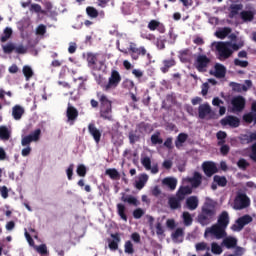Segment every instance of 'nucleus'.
<instances>
[{
	"instance_id": "f257e3e1",
	"label": "nucleus",
	"mask_w": 256,
	"mask_h": 256,
	"mask_svg": "<svg viewBox=\"0 0 256 256\" xmlns=\"http://www.w3.org/2000/svg\"><path fill=\"white\" fill-rule=\"evenodd\" d=\"M96 97L100 103V119L113 121V102L102 92H97Z\"/></svg>"
},
{
	"instance_id": "dca6fc26",
	"label": "nucleus",
	"mask_w": 256,
	"mask_h": 256,
	"mask_svg": "<svg viewBox=\"0 0 256 256\" xmlns=\"http://www.w3.org/2000/svg\"><path fill=\"white\" fill-rule=\"evenodd\" d=\"M183 200L179 198V196L176 194L175 196H169L168 197V207L171 211H177L178 209H181V202Z\"/></svg>"
},
{
	"instance_id": "bf43d9fd",
	"label": "nucleus",
	"mask_w": 256,
	"mask_h": 256,
	"mask_svg": "<svg viewBox=\"0 0 256 256\" xmlns=\"http://www.w3.org/2000/svg\"><path fill=\"white\" fill-rule=\"evenodd\" d=\"M196 251H209L210 248L206 242H200L195 245Z\"/></svg>"
},
{
	"instance_id": "37998d69",
	"label": "nucleus",
	"mask_w": 256,
	"mask_h": 256,
	"mask_svg": "<svg viewBox=\"0 0 256 256\" xmlns=\"http://www.w3.org/2000/svg\"><path fill=\"white\" fill-rule=\"evenodd\" d=\"M231 33L230 27H224L215 32V35L218 39H225Z\"/></svg>"
},
{
	"instance_id": "774afa93",
	"label": "nucleus",
	"mask_w": 256,
	"mask_h": 256,
	"mask_svg": "<svg viewBox=\"0 0 256 256\" xmlns=\"http://www.w3.org/2000/svg\"><path fill=\"white\" fill-rule=\"evenodd\" d=\"M250 159L256 163V142L252 145Z\"/></svg>"
},
{
	"instance_id": "39448f33",
	"label": "nucleus",
	"mask_w": 256,
	"mask_h": 256,
	"mask_svg": "<svg viewBox=\"0 0 256 256\" xmlns=\"http://www.w3.org/2000/svg\"><path fill=\"white\" fill-rule=\"evenodd\" d=\"M119 83H121V74L117 70H112L108 78V83L101 84V87L103 91H111V89H117Z\"/></svg>"
},
{
	"instance_id": "ddd939ff",
	"label": "nucleus",
	"mask_w": 256,
	"mask_h": 256,
	"mask_svg": "<svg viewBox=\"0 0 256 256\" xmlns=\"http://www.w3.org/2000/svg\"><path fill=\"white\" fill-rule=\"evenodd\" d=\"M202 169L207 177H213V175L219 171L217 164L214 162H204L202 164Z\"/></svg>"
},
{
	"instance_id": "c9c22d12",
	"label": "nucleus",
	"mask_w": 256,
	"mask_h": 256,
	"mask_svg": "<svg viewBox=\"0 0 256 256\" xmlns=\"http://www.w3.org/2000/svg\"><path fill=\"white\" fill-rule=\"evenodd\" d=\"M173 241H183V237H185V229L177 228L171 235Z\"/></svg>"
},
{
	"instance_id": "69168bd1",
	"label": "nucleus",
	"mask_w": 256,
	"mask_h": 256,
	"mask_svg": "<svg viewBox=\"0 0 256 256\" xmlns=\"http://www.w3.org/2000/svg\"><path fill=\"white\" fill-rule=\"evenodd\" d=\"M166 227L170 229V231H173V229L177 227V223L175 222V219H168L166 221Z\"/></svg>"
},
{
	"instance_id": "9b49d317",
	"label": "nucleus",
	"mask_w": 256,
	"mask_h": 256,
	"mask_svg": "<svg viewBox=\"0 0 256 256\" xmlns=\"http://www.w3.org/2000/svg\"><path fill=\"white\" fill-rule=\"evenodd\" d=\"M13 51H15V53H17L18 55H25V53H27V48H25V46L23 45H19L18 47L15 46V44L13 43H7L6 45L3 46V52L6 55H11V53H13Z\"/></svg>"
},
{
	"instance_id": "0e129e2a",
	"label": "nucleus",
	"mask_w": 256,
	"mask_h": 256,
	"mask_svg": "<svg viewBox=\"0 0 256 256\" xmlns=\"http://www.w3.org/2000/svg\"><path fill=\"white\" fill-rule=\"evenodd\" d=\"M234 65H236V67H249V62L245 61V60H240V59H235L234 60Z\"/></svg>"
},
{
	"instance_id": "e2e57ef3",
	"label": "nucleus",
	"mask_w": 256,
	"mask_h": 256,
	"mask_svg": "<svg viewBox=\"0 0 256 256\" xmlns=\"http://www.w3.org/2000/svg\"><path fill=\"white\" fill-rule=\"evenodd\" d=\"M45 33H47V26H45L44 24H40L36 28V35H45Z\"/></svg>"
},
{
	"instance_id": "680f3d73",
	"label": "nucleus",
	"mask_w": 256,
	"mask_h": 256,
	"mask_svg": "<svg viewBox=\"0 0 256 256\" xmlns=\"http://www.w3.org/2000/svg\"><path fill=\"white\" fill-rule=\"evenodd\" d=\"M143 215H145V211H143V209H141V208H137L133 211L134 219H141V217H143Z\"/></svg>"
},
{
	"instance_id": "20e7f679",
	"label": "nucleus",
	"mask_w": 256,
	"mask_h": 256,
	"mask_svg": "<svg viewBox=\"0 0 256 256\" xmlns=\"http://www.w3.org/2000/svg\"><path fill=\"white\" fill-rule=\"evenodd\" d=\"M86 61L88 63V67L94 71H101V69H103V65H105V55L101 53L88 52L86 55Z\"/></svg>"
},
{
	"instance_id": "a18cd8bd",
	"label": "nucleus",
	"mask_w": 256,
	"mask_h": 256,
	"mask_svg": "<svg viewBox=\"0 0 256 256\" xmlns=\"http://www.w3.org/2000/svg\"><path fill=\"white\" fill-rule=\"evenodd\" d=\"M213 181L217 183L218 187H227V178L225 176L215 175Z\"/></svg>"
},
{
	"instance_id": "423d86ee",
	"label": "nucleus",
	"mask_w": 256,
	"mask_h": 256,
	"mask_svg": "<svg viewBox=\"0 0 256 256\" xmlns=\"http://www.w3.org/2000/svg\"><path fill=\"white\" fill-rule=\"evenodd\" d=\"M210 63L211 58L207 57L205 54H199L195 59L194 67L199 73H206Z\"/></svg>"
},
{
	"instance_id": "a19ab883",
	"label": "nucleus",
	"mask_w": 256,
	"mask_h": 256,
	"mask_svg": "<svg viewBox=\"0 0 256 256\" xmlns=\"http://www.w3.org/2000/svg\"><path fill=\"white\" fill-rule=\"evenodd\" d=\"M116 209L122 221H127V214H125V212L127 211V208L125 207V205L122 203H118L116 206Z\"/></svg>"
},
{
	"instance_id": "603ef678",
	"label": "nucleus",
	"mask_w": 256,
	"mask_h": 256,
	"mask_svg": "<svg viewBox=\"0 0 256 256\" xmlns=\"http://www.w3.org/2000/svg\"><path fill=\"white\" fill-rule=\"evenodd\" d=\"M141 163L147 171H151V158H149V156L142 157Z\"/></svg>"
},
{
	"instance_id": "6ab92c4d",
	"label": "nucleus",
	"mask_w": 256,
	"mask_h": 256,
	"mask_svg": "<svg viewBox=\"0 0 256 256\" xmlns=\"http://www.w3.org/2000/svg\"><path fill=\"white\" fill-rule=\"evenodd\" d=\"M66 117L68 119V123H70V125H73V123H75V121H77V118L79 117V111L77 110V108L69 105L66 111Z\"/></svg>"
},
{
	"instance_id": "aec40b11",
	"label": "nucleus",
	"mask_w": 256,
	"mask_h": 256,
	"mask_svg": "<svg viewBox=\"0 0 256 256\" xmlns=\"http://www.w3.org/2000/svg\"><path fill=\"white\" fill-rule=\"evenodd\" d=\"M231 219L229 218V212L222 211L219 216L216 225H219L220 227H224V229H227L229 227Z\"/></svg>"
},
{
	"instance_id": "7c9ffc66",
	"label": "nucleus",
	"mask_w": 256,
	"mask_h": 256,
	"mask_svg": "<svg viewBox=\"0 0 256 256\" xmlns=\"http://www.w3.org/2000/svg\"><path fill=\"white\" fill-rule=\"evenodd\" d=\"M186 206L189 211H195L199 207V199L197 196H190L186 199Z\"/></svg>"
},
{
	"instance_id": "79ce46f5",
	"label": "nucleus",
	"mask_w": 256,
	"mask_h": 256,
	"mask_svg": "<svg viewBox=\"0 0 256 256\" xmlns=\"http://www.w3.org/2000/svg\"><path fill=\"white\" fill-rule=\"evenodd\" d=\"M106 175L110 177L113 181H118V179H121V174H119V171L115 168H109L105 171Z\"/></svg>"
},
{
	"instance_id": "4c0bfd02",
	"label": "nucleus",
	"mask_w": 256,
	"mask_h": 256,
	"mask_svg": "<svg viewBox=\"0 0 256 256\" xmlns=\"http://www.w3.org/2000/svg\"><path fill=\"white\" fill-rule=\"evenodd\" d=\"M162 183L163 185H166V187H169L171 191L177 189V179L175 178H164Z\"/></svg>"
},
{
	"instance_id": "5701e85b",
	"label": "nucleus",
	"mask_w": 256,
	"mask_h": 256,
	"mask_svg": "<svg viewBox=\"0 0 256 256\" xmlns=\"http://www.w3.org/2000/svg\"><path fill=\"white\" fill-rule=\"evenodd\" d=\"M162 65L163 66L160 68V71L162 73H169L171 67H175V65H177V61L175 60V58L171 57L168 59H164L162 61Z\"/></svg>"
},
{
	"instance_id": "72a5a7b5",
	"label": "nucleus",
	"mask_w": 256,
	"mask_h": 256,
	"mask_svg": "<svg viewBox=\"0 0 256 256\" xmlns=\"http://www.w3.org/2000/svg\"><path fill=\"white\" fill-rule=\"evenodd\" d=\"M189 139V135L187 133H180L178 134L176 140H175V147L177 149H181L183 147V143H185Z\"/></svg>"
},
{
	"instance_id": "e433bc0d",
	"label": "nucleus",
	"mask_w": 256,
	"mask_h": 256,
	"mask_svg": "<svg viewBox=\"0 0 256 256\" xmlns=\"http://www.w3.org/2000/svg\"><path fill=\"white\" fill-rule=\"evenodd\" d=\"M223 245L226 246V249H235L237 247V238L226 237L223 240Z\"/></svg>"
},
{
	"instance_id": "4be33fe9",
	"label": "nucleus",
	"mask_w": 256,
	"mask_h": 256,
	"mask_svg": "<svg viewBox=\"0 0 256 256\" xmlns=\"http://www.w3.org/2000/svg\"><path fill=\"white\" fill-rule=\"evenodd\" d=\"M239 141L242 145H249V143H253V141H256V131L249 132L248 134H241Z\"/></svg>"
},
{
	"instance_id": "49530a36",
	"label": "nucleus",
	"mask_w": 256,
	"mask_h": 256,
	"mask_svg": "<svg viewBox=\"0 0 256 256\" xmlns=\"http://www.w3.org/2000/svg\"><path fill=\"white\" fill-rule=\"evenodd\" d=\"M182 219L185 227H191V225H193V217L191 216V213L183 212Z\"/></svg>"
},
{
	"instance_id": "a878e982",
	"label": "nucleus",
	"mask_w": 256,
	"mask_h": 256,
	"mask_svg": "<svg viewBox=\"0 0 256 256\" xmlns=\"http://www.w3.org/2000/svg\"><path fill=\"white\" fill-rule=\"evenodd\" d=\"M148 29L150 31H158L159 33H165V25L157 20H151L148 23Z\"/></svg>"
},
{
	"instance_id": "3c124183",
	"label": "nucleus",
	"mask_w": 256,
	"mask_h": 256,
	"mask_svg": "<svg viewBox=\"0 0 256 256\" xmlns=\"http://www.w3.org/2000/svg\"><path fill=\"white\" fill-rule=\"evenodd\" d=\"M124 251L128 255H133V253H135V249L133 248V243L130 240L125 242Z\"/></svg>"
},
{
	"instance_id": "bb28decb",
	"label": "nucleus",
	"mask_w": 256,
	"mask_h": 256,
	"mask_svg": "<svg viewBox=\"0 0 256 256\" xmlns=\"http://www.w3.org/2000/svg\"><path fill=\"white\" fill-rule=\"evenodd\" d=\"M191 193H193V188H191V186H181L176 192V195L179 199L185 201V197H187V195H191Z\"/></svg>"
},
{
	"instance_id": "09e8293b",
	"label": "nucleus",
	"mask_w": 256,
	"mask_h": 256,
	"mask_svg": "<svg viewBox=\"0 0 256 256\" xmlns=\"http://www.w3.org/2000/svg\"><path fill=\"white\" fill-rule=\"evenodd\" d=\"M22 73L26 79V81H29V79H31V77H33L34 73H33V69L30 66H23L22 68Z\"/></svg>"
},
{
	"instance_id": "9d476101",
	"label": "nucleus",
	"mask_w": 256,
	"mask_h": 256,
	"mask_svg": "<svg viewBox=\"0 0 256 256\" xmlns=\"http://www.w3.org/2000/svg\"><path fill=\"white\" fill-rule=\"evenodd\" d=\"M128 51L134 61H137V59H139V55H141L142 57H145V55H147V49H145L144 46L138 48L137 44L133 42L130 43Z\"/></svg>"
},
{
	"instance_id": "cd10ccee",
	"label": "nucleus",
	"mask_w": 256,
	"mask_h": 256,
	"mask_svg": "<svg viewBox=\"0 0 256 256\" xmlns=\"http://www.w3.org/2000/svg\"><path fill=\"white\" fill-rule=\"evenodd\" d=\"M207 115H211V106L206 103V104H201L198 107V117L199 119H205Z\"/></svg>"
},
{
	"instance_id": "c03bdc74",
	"label": "nucleus",
	"mask_w": 256,
	"mask_h": 256,
	"mask_svg": "<svg viewBox=\"0 0 256 256\" xmlns=\"http://www.w3.org/2000/svg\"><path fill=\"white\" fill-rule=\"evenodd\" d=\"M86 14L90 19H97V17H99V10L93 6H88L86 7Z\"/></svg>"
},
{
	"instance_id": "8fccbe9b",
	"label": "nucleus",
	"mask_w": 256,
	"mask_h": 256,
	"mask_svg": "<svg viewBox=\"0 0 256 256\" xmlns=\"http://www.w3.org/2000/svg\"><path fill=\"white\" fill-rule=\"evenodd\" d=\"M12 35H13V29H11L10 27H6L4 29V34L1 37L2 43H5V41L10 39Z\"/></svg>"
},
{
	"instance_id": "f8f14e48",
	"label": "nucleus",
	"mask_w": 256,
	"mask_h": 256,
	"mask_svg": "<svg viewBox=\"0 0 256 256\" xmlns=\"http://www.w3.org/2000/svg\"><path fill=\"white\" fill-rule=\"evenodd\" d=\"M216 50L218 51L219 57L222 59H229V56L233 55V50H231L229 45L225 42H219L216 45Z\"/></svg>"
},
{
	"instance_id": "f3484780",
	"label": "nucleus",
	"mask_w": 256,
	"mask_h": 256,
	"mask_svg": "<svg viewBox=\"0 0 256 256\" xmlns=\"http://www.w3.org/2000/svg\"><path fill=\"white\" fill-rule=\"evenodd\" d=\"M211 75H214L216 79H223L227 75V68L223 64L216 63L214 65V72H210Z\"/></svg>"
},
{
	"instance_id": "b1692460",
	"label": "nucleus",
	"mask_w": 256,
	"mask_h": 256,
	"mask_svg": "<svg viewBox=\"0 0 256 256\" xmlns=\"http://www.w3.org/2000/svg\"><path fill=\"white\" fill-rule=\"evenodd\" d=\"M113 240H108V247L111 251H117L119 249V243H121V237L119 233L111 234Z\"/></svg>"
},
{
	"instance_id": "338daca9",
	"label": "nucleus",
	"mask_w": 256,
	"mask_h": 256,
	"mask_svg": "<svg viewBox=\"0 0 256 256\" xmlns=\"http://www.w3.org/2000/svg\"><path fill=\"white\" fill-rule=\"evenodd\" d=\"M128 137L131 145H134L136 141H139V136H137V134H134L133 132H129Z\"/></svg>"
},
{
	"instance_id": "ea45409f",
	"label": "nucleus",
	"mask_w": 256,
	"mask_h": 256,
	"mask_svg": "<svg viewBox=\"0 0 256 256\" xmlns=\"http://www.w3.org/2000/svg\"><path fill=\"white\" fill-rule=\"evenodd\" d=\"M147 181H149V176L147 174H142L139 177V180L136 181V184H135L136 189L141 191V189H143V187H145V184L147 183Z\"/></svg>"
},
{
	"instance_id": "c756f323",
	"label": "nucleus",
	"mask_w": 256,
	"mask_h": 256,
	"mask_svg": "<svg viewBox=\"0 0 256 256\" xmlns=\"http://www.w3.org/2000/svg\"><path fill=\"white\" fill-rule=\"evenodd\" d=\"M203 181V176H201V173L199 172H194V175L192 178H188V182L191 183V186L194 189H197L201 185Z\"/></svg>"
},
{
	"instance_id": "58836bf2",
	"label": "nucleus",
	"mask_w": 256,
	"mask_h": 256,
	"mask_svg": "<svg viewBox=\"0 0 256 256\" xmlns=\"http://www.w3.org/2000/svg\"><path fill=\"white\" fill-rule=\"evenodd\" d=\"M0 139L1 141H9L11 139V132L7 126H0Z\"/></svg>"
},
{
	"instance_id": "473e14b6",
	"label": "nucleus",
	"mask_w": 256,
	"mask_h": 256,
	"mask_svg": "<svg viewBox=\"0 0 256 256\" xmlns=\"http://www.w3.org/2000/svg\"><path fill=\"white\" fill-rule=\"evenodd\" d=\"M240 19L244 21V23H251L255 19V12L251 10H243L240 12Z\"/></svg>"
},
{
	"instance_id": "0eeeda50",
	"label": "nucleus",
	"mask_w": 256,
	"mask_h": 256,
	"mask_svg": "<svg viewBox=\"0 0 256 256\" xmlns=\"http://www.w3.org/2000/svg\"><path fill=\"white\" fill-rule=\"evenodd\" d=\"M249 223H253V217L249 214H245L236 220L235 224L231 226V229L235 232L243 231L245 225H249Z\"/></svg>"
},
{
	"instance_id": "4d7b16f0",
	"label": "nucleus",
	"mask_w": 256,
	"mask_h": 256,
	"mask_svg": "<svg viewBox=\"0 0 256 256\" xmlns=\"http://www.w3.org/2000/svg\"><path fill=\"white\" fill-rule=\"evenodd\" d=\"M249 162H247V160H245V158H241L238 160L237 162V166L239 167V169H242V171H246L247 167H249Z\"/></svg>"
},
{
	"instance_id": "052dcab7",
	"label": "nucleus",
	"mask_w": 256,
	"mask_h": 256,
	"mask_svg": "<svg viewBox=\"0 0 256 256\" xmlns=\"http://www.w3.org/2000/svg\"><path fill=\"white\" fill-rule=\"evenodd\" d=\"M34 249H36L37 253H39L40 255H47V245L45 244L34 246Z\"/></svg>"
},
{
	"instance_id": "2eb2a0df",
	"label": "nucleus",
	"mask_w": 256,
	"mask_h": 256,
	"mask_svg": "<svg viewBox=\"0 0 256 256\" xmlns=\"http://www.w3.org/2000/svg\"><path fill=\"white\" fill-rule=\"evenodd\" d=\"M233 111L241 112L245 109V98L243 96H236L231 101Z\"/></svg>"
},
{
	"instance_id": "a211bd4d",
	"label": "nucleus",
	"mask_w": 256,
	"mask_h": 256,
	"mask_svg": "<svg viewBox=\"0 0 256 256\" xmlns=\"http://www.w3.org/2000/svg\"><path fill=\"white\" fill-rule=\"evenodd\" d=\"M220 123L223 125V127L229 125V127L237 128L239 127L241 121L235 116H226L220 121Z\"/></svg>"
},
{
	"instance_id": "2f4dec72",
	"label": "nucleus",
	"mask_w": 256,
	"mask_h": 256,
	"mask_svg": "<svg viewBox=\"0 0 256 256\" xmlns=\"http://www.w3.org/2000/svg\"><path fill=\"white\" fill-rule=\"evenodd\" d=\"M25 113V109L21 105H15L12 108V117L15 121H20L21 117H23Z\"/></svg>"
},
{
	"instance_id": "5fc2aeb1",
	"label": "nucleus",
	"mask_w": 256,
	"mask_h": 256,
	"mask_svg": "<svg viewBox=\"0 0 256 256\" xmlns=\"http://www.w3.org/2000/svg\"><path fill=\"white\" fill-rule=\"evenodd\" d=\"M211 251L214 255H221V253H223V248H221L219 244L214 242L211 244Z\"/></svg>"
},
{
	"instance_id": "412c9836",
	"label": "nucleus",
	"mask_w": 256,
	"mask_h": 256,
	"mask_svg": "<svg viewBox=\"0 0 256 256\" xmlns=\"http://www.w3.org/2000/svg\"><path fill=\"white\" fill-rule=\"evenodd\" d=\"M120 201H122V203H128V205H133L134 207L141 205V202H139L135 196L127 195L125 192L121 193Z\"/></svg>"
},
{
	"instance_id": "6e6d98bb",
	"label": "nucleus",
	"mask_w": 256,
	"mask_h": 256,
	"mask_svg": "<svg viewBox=\"0 0 256 256\" xmlns=\"http://www.w3.org/2000/svg\"><path fill=\"white\" fill-rule=\"evenodd\" d=\"M124 89H128V91H131L135 89V82L133 80L126 79L122 83Z\"/></svg>"
},
{
	"instance_id": "7ed1b4c3",
	"label": "nucleus",
	"mask_w": 256,
	"mask_h": 256,
	"mask_svg": "<svg viewBox=\"0 0 256 256\" xmlns=\"http://www.w3.org/2000/svg\"><path fill=\"white\" fill-rule=\"evenodd\" d=\"M41 139V130L40 128L36 129L35 131H33L32 133H30L29 135H26L24 137H22L21 139V145L22 147H25L24 149H22L21 151V155L22 157H29V155H31V143H37V141H39Z\"/></svg>"
},
{
	"instance_id": "4468645a",
	"label": "nucleus",
	"mask_w": 256,
	"mask_h": 256,
	"mask_svg": "<svg viewBox=\"0 0 256 256\" xmlns=\"http://www.w3.org/2000/svg\"><path fill=\"white\" fill-rule=\"evenodd\" d=\"M88 133L93 137L95 143H101V130L97 128L95 123L91 122L88 124Z\"/></svg>"
},
{
	"instance_id": "13d9d810",
	"label": "nucleus",
	"mask_w": 256,
	"mask_h": 256,
	"mask_svg": "<svg viewBox=\"0 0 256 256\" xmlns=\"http://www.w3.org/2000/svg\"><path fill=\"white\" fill-rule=\"evenodd\" d=\"M76 172L79 177H85V175H87V167H85L83 164H80L77 166Z\"/></svg>"
},
{
	"instance_id": "f03ea898",
	"label": "nucleus",
	"mask_w": 256,
	"mask_h": 256,
	"mask_svg": "<svg viewBox=\"0 0 256 256\" xmlns=\"http://www.w3.org/2000/svg\"><path fill=\"white\" fill-rule=\"evenodd\" d=\"M217 215V209L215 206L206 203L202 206L201 212L198 214L197 221L203 227L209 225L215 216Z\"/></svg>"
},
{
	"instance_id": "1a4fd4ad",
	"label": "nucleus",
	"mask_w": 256,
	"mask_h": 256,
	"mask_svg": "<svg viewBox=\"0 0 256 256\" xmlns=\"http://www.w3.org/2000/svg\"><path fill=\"white\" fill-rule=\"evenodd\" d=\"M251 205V200L247 196V194L239 193L234 200L235 209H247Z\"/></svg>"
},
{
	"instance_id": "393cba45",
	"label": "nucleus",
	"mask_w": 256,
	"mask_h": 256,
	"mask_svg": "<svg viewBox=\"0 0 256 256\" xmlns=\"http://www.w3.org/2000/svg\"><path fill=\"white\" fill-rule=\"evenodd\" d=\"M243 119L245 123H254L256 125V102L252 103V111L244 114Z\"/></svg>"
},
{
	"instance_id": "864d4df0",
	"label": "nucleus",
	"mask_w": 256,
	"mask_h": 256,
	"mask_svg": "<svg viewBox=\"0 0 256 256\" xmlns=\"http://www.w3.org/2000/svg\"><path fill=\"white\" fill-rule=\"evenodd\" d=\"M216 137L219 141L218 145H223V143H225V139H227V133L224 131H218Z\"/></svg>"
},
{
	"instance_id": "6e6552de",
	"label": "nucleus",
	"mask_w": 256,
	"mask_h": 256,
	"mask_svg": "<svg viewBox=\"0 0 256 256\" xmlns=\"http://www.w3.org/2000/svg\"><path fill=\"white\" fill-rule=\"evenodd\" d=\"M226 229L227 228L223 226H219V224H214L212 227L206 229L205 235L210 233V235H214L216 239H225V237H227Z\"/></svg>"
},
{
	"instance_id": "f704fd0d",
	"label": "nucleus",
	"mask_w": 256,
	"mask_h": 256,
	"mask_svg": "<svg viewBox=\"0 0 256 256\" xmlns=\"http://www.w3.org/2000/svg\"><path fill=\"white\" fill-rule=\"evenodd\" d=\"M243 10V4H232L230 5L229 18L233 19L235 16L239 15V11Z\"/></svg>"
},
{
	"instance_id": "c85d7f7f",
	"label": "nucleus",
	"mask_w": 256,
	"mask_h": 256,
	"mask_svg": "<svg viewBox=\"0 0 256 256\" xmlns=\"http://www.w3.org/2000/svg\"><path fill=\"white\" fill-rule=\"evenodd\" d=\"M136 129H138L141 135H149V133L153 131V125L146 122H140L139 124H137Z\"/></svg>"
},
{
	"instance_id": "de8ad7c7",
	"label": "nucleus",
	"mask_w": 256,
	"mask_h": 256,
	"mask_svg": "<svg viewBox=\"0 0 256 256\" xmlns=\"http://www.w3.org/2000/svg\"><path fill=\"white\" fill-rule=\"evenodd\" d=\"M152 145H161L163 144V138H161V132L157 131L151 136Z\"/></svg>"
}]
</instances>
